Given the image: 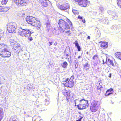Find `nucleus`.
I'll return each mask as SVG.
<instances>
[{
	"label": "nucleus",
	"mask_w": 121,
	"mask_h": 121,
	"mask_svg": "<svg viewBox=\"0 0 121 121\" xmlns=\"http://www.w3.org/2000/svg\"><path fill=\"white\" fill-rule=\"evenodd\" d=\"M99 104L98 101L93 100L90 106V110L92 112H95L99 108Z\"/></svg>",
	"instance_id": "423d86ee"
},
{
	"label": "nucleus",
	"mask_w": 121,
	"mask_h": 121,
	"mask_svg": "<svg viewBox=\"0 0 121 121\" xmlns=\"http://www.w3.org/2000/svg\"><path fill=\"white\" fill-rule=\"evenodd\" d=\"M78 18L80 20H82L83 19L82 17L79 16H78Z\"/></svg>",
	"instance_id": "c9c22d12"
},
{
	"label": "nucleus",
	"mask_w": 121,
	"mask_h": 121,
	"mask_svg": "<svg viewBox=\"0 0 121 121\" xmlns=\"http://www.w3.org/2000/svg\"><path fill=\"white\" fill-rule=\"evenodd\" d=\"M65 33H66V35L69 36L70 35L71 33V32L70 30H68L66 31L65 32Z\"/></svg>",
	"instance_id": "c85d7f7f"
},
{
	"label": "nucleus",
	"mask_w": 121,
	"mask_h": 121,
	"mask_svg": "<svg viewBox=\"0 0 121 121\" xmlns=\"http://www.w3.org/2000/svg\"><path fill=\"white\" fill-rule=\"evenodd\" d=\"M74 43L75 44L76 47H77L78 49V51H80L81 48L78 43V41L77 40H75Z\"/></svg>",
	"instance_id": "b1692460"
},
{
	"label": "nucleus",
	"mask_w": 121,
	"mask_h": 121,
	"mask_svg": "<svg viewBox=\"0 0 121 121\" xmlns=\"http://www.w3.org/2000/svg\"><path fill=\"white\" fill-rule=\"evenodd\" d=\"M115 56L120 60H121V52H117L115 54Z\"/></svg>",
	"instance_id": "393cba45"
},
{
	"label": "nucleus",
	"mask_w": 121,
	"mask_h": 121,
	"mask_svg": "<svg viewBox=\"0 0 121 121\" xmlns=\"http://www.w3.org/2000/svg\"><path fill=\"white\" fill-rule=\"evenodd\" d=\"M117 4L118 6L121 5V0H117Z\"/></svg>",
	"instance_id": "2f4dec72"
},
{
	"label": "nucleus",
	"mask_w": 121,
	"mask_h": 121,
	"mask_svg": "<svg viewBox=\"0 0 121 121\" xmlns=\"http://www.w3.org/2000/svg\"><path fill=\"white\" fill-rule=\"evenodd\" d=\"M89 66L88 64V62H87L83 65V67L85 69L87 67H89Z\"/></svg>",
	"instance_id": "473e14b6"
},
{
	"label": "nucleus",
	"mask_w": 121,
	"mask_h": 121,
	"mask_svg": "<svg viewBox=\"0 0 121 121\" xmlns=\"http://www.w3.org/2000/svg\"><path fill=\"white\" fill-rule=\"evenodd\" d=\"M26 21L28 24L32 26L37 19L32 17L27 16L26 18Z\"/></svg>",
	"instance_id": "6e6552de"
},
{
	"label": "nucleus",
	"mask_w": 121,
	"mask_h": 121,
	"mask_svg": "<svg viewBox=\"0 0 121 121\" xmlns=\"http://www.w3.org/2000/svg\"><path fill=\"white\" fill-rule=\"evenodd\" d=\"M70 51L69 50L65 49L64 52V56L65 58L66 59L69 60L68 57L70 56Z\"/></svg>",
	"instance_id": "4468645a"
},
{
	"label": "nucleus",
	"mask_w": 121,
	"mask_h": 121,
	"mask_svg": "<svg viewBox=\"0 0 121 121\" xmlns=\"http://www.w3.org/2000/svg\"><path fill=\"white\" fill-rule=\"evenodd\" d=\"M8 0H2L1 4L3 5H4L7 3Z\"/></svg>",
	"instance_id": "7c9ffc66"
},
{
	"label": "nucleus",
	"mask_w": 121,
	"mask_h": 121,
	"mask_svg": "<svg viewBox=\"0 0 121 121\" xmlns=\"http://www.w3.org/2000/svg\"><path fill=\"white\" fill-rule=\"evenodd\" d=\"M2 7L0 6V12H1Z\"/></svg>",
	"instance_id": "a19ab883"
},
{
	"label": "nucleus",
	"mask_w": 121,
	"mask_h": 121,
	"mask_svg": "<svg viewBox=\"0 0 121 121\" xmlns=\"http://www.w3.org/2000/svg\"><path fill=\"white\" fill-rule=\"evenodd\" d=\"M100 43V46L104 49H106L108 46V43L105 41H102L99 42Z\"/></svg>",
	"instance_id": "9d476101"
},
{
	"label": "nucleus",
	"mask_w": 121,
	"mask_h": 121,
	"mask_svg": "<svg viewBox=\"0 0 121 121\" xmlns=\"http://www.w3.org/2000/svg\"><path fill=\"white\" fill-rule=\"evenodd\" d=\"M11 45L13 47V48L14 49L17 48L19 47L20 46V44L17 42H15V43H12Z\"/></svg>",
	"instance_id": "412c9836"
},
{
	"label": "nucleus",
	"mask_w": 121,
	"mask_h": 121,
	"mask_svg": "<svg viewBox=\"0 0 121 121\" xmlns=\"http://www.w3.org/2000/svg\"><path fill=\"white\" fill-rule=\"evenodd\" d=\"M7 29L9 33L15 32L16 28L14 24L12 22L8 23L7 25Z\"/></svg>",
	"instance_id": "0eeeda50"
},
{
	"label": "nucleus",
	"mask_w": 121,
	"mask_h": 121,
	"mask_svg": "<svg viewBox=\"0 0 121 121\" xmlns=\"http://www.w3.org/2000/svg\"><path fill=\"white\" fill-rule=\"evenodd\" d=\"M66 20L69 23H68L62 19H60L59 20L58 24L59 27L58 30L60 32L63 30V27L65 30H70V27H72V24L70 20L67 18Z\"/></svg>",
	"instance_id": "f257e3e1"
},
{
	"label": "nucleus",
	"mask_w": 121,
	"mask_h": 121,
	"mask_svg": "<svg viewBox=\"0 0 121 121\" xmlns=\"http://www.w3.org/2000/svg\"><path fill=\"white\" fill-rule=\"evenodd\" d=\"M119 6V7L121 8V5Z\"/></svg>",
	"instance_id": "49530a36"
},
{
	"label": "nucleus",
	"mask_w": 121,
	"mask_h": 121,
	"mask_svg": "<svg viewBox=\"0 0 121 121\" xmlns=\"http://www.w3.org/2000/svg\"><path fill=\"white\" fill-rule=\"evenodd\" d=\"M87 0H81L78 4L82 7H85L87 5Z\"/></svg>",
	"instance_id": "2eb2a0df"
},
{
	"label": "nucleus",
	"mask_w": 121,
	"mask_h": 121,
	"mask_svg": "<svg viewBox=\"0 0 121 121\" xmlns=\"http://www.w3.org/2000/svg\"><path fill=\"white\" fill-rule=\"evenodd\" d=\"M82 22L84 23H85V22L86 21L84 18L82 20Z\"/></svg>",
	"instance_id": "4c0bfd02"
},
{
	"label": "nucleus",
	"mask_w": 121,
	"mask_h": 121,
	"mask_svg": "<svg viewBox=\"0 0 121 121\" xmlns=\"http://www.w3.org/2000/svg\"><path fill=\"white\" fill-rule=\"evenodd\" d=\"M74 79V77L73 75L71 76L70 79L68 78H64L63 82L65 83H63V84L67 87L72 88L74 85V83L73 80Z\"/></svg>",
	"instance_id": "20e7f679"
},
{
	"label": "nucleus",
	"mask_w": 121,
	"mask_h": 121,
	"mask_svg": "<svg viewBox=\"0 0 121 121\" xmlns=\"http://www.w3.org/2000/svg\"><path fill=\"white\" fill-rule=\"evenodd\" d=\"M39 3L41 4L43 6L46 7L48 6L47 1L46 0H39Z\"/></svg>",
	"instance_id": "aec40b11"
},
{
	"label": "nucleus",
	"mask_w": 121,
	"mask_h": 121,
	"mask_svg": "<svg viewBox=\"0 0 121 121\" xmlns=\"http://www.w3.org/2000/svg\"><path fill=\"white\" fill-rule=\"evenodd\" d=\"M8 9V7H2L1 12H5L7 11Z\"/></svg>",
	"instance_id": "a878e982"
},
{
	"label": "nucleus",
	"mask_w": 121,
	"mask_h": 121,
	"mask_svg": "<svg viewBox=\"0 0 121 121\" xmlns=\"http://www.w3.org/2000/svg\"><path fill=\"white\" fill-rule=\"evenodd\" d=\"M111 73H110L108 77L109 78H111Z\"/></svg>",
	"instance_id": "58836bf2"
},
{
	"label": "nucleus",
	"mask_w": 121,
	"mask_h": 121,
	"mask_svg": "<svg viewBox=\"0 0 121 121\" xmlns=\"http://www.w3.org/2000/svg\"><path fill=\"white\" fill-rule=\"evenodd\" d=\"M113 89L112 88H110L107 90L105 93V95L106 96H108L113 94Z\"/></svg>",
	"instance_id": "a211bd4d"
},
{
	"label": "nucleus",
	"mask_w": 121,
	"mask_h": 121,
	"mask_svg": "<svg viewBox=\"0 0 121 121\" xmlns=\"http://www.w3.org/2000/svg\"><path fill=\"white\" fill-rule=\"evenodd\" d=\"M79 117L78 118V119L76 120L75 121H81V119L83 118V117L81 116H79Z\"/></svg>",
	"instance_id": "72a5a7b5"
},
{
	"label": "nucleus",
	"mask_w": 121,
	"mask_h": 121,
	"mask_svg": "<svg viewBox=\"0 0 121 121\" xmlns=\"http://www.w3.org/2000/svg\"><path fill=\"white\" fill-rule=\"evenodd\" d=\"M78 100H77V99H76V100H75V106H77V105H76V102H77L78 101Z\"/></svg>",
	"instance_id": "e433bc0d"
},
{
	"label": "nucleus",
	"mask_w": 121,
	"mask_h": 121,
	"mask_svg": "<svg viewBox=\"0 0 121 121\" xmlns=\"http://www.w3.org/2000/svg\"><path fill=\"white\" fill-rule=\"evenodd\" d=\"M14 52L16 53L18 56L19 55L21 54V52L22 51V49L21 47V46L19 47H18L14 49L13 50Z\"/></svg>",
	"instance_id": "dca6fc26"
},
{
	"label": "nucleus",
	"mask_w": 121,
	"mask_h": 121,
	"mask_svg": "<svg viewBox=\"0 0 121 121\" xmlns=\"http://www.w3.org/2000/svg\"><path fill=\"white\" fill-rule=\"evenodd\" d=\"M103 88L101 86H97V88L96 93L99 95H100V93L103 92Z\"/></svg>",
	"instance_id": "6ab92c4d"
},
{
	"label": "nucleus",
	"mask_w": 121,
	"mask_h": 121,
	"mask_svg": "<svg viewBox=\"0 0 121 121\" xmlns=\"http://www.w3.org/2000/svg\"><path fill=\"white\" fill-rule=\"evenodd\" d=\"M112 16L113 17V18H114L113 17H114V15H113Z\"/></svg>",
	"instance_id": "8fccbe9b"
},
{
	"label": "nucleus",
	"mask_w": 121,
	"mask_h": 121,
	"mask_svg": "<svg viewBox=\"0 0 121 121\" xmlns=\"http://www.w3.org/2000/svg\"><path fill=\"white\" fill-rule=\"evenodd\" d=\"M57 44V43L56 42L54 43V45L55 46H56Z\"/></svg>",
	"instance_id": "ea45409f"
},
{
	"label": "nucleus",
	"mask_w": 121,
	"mask_h": 121,
	"mask_svg": "<svg viewBox=\"0 0 121 121\" xmlns=\"http://www.w3.org/2000/svg\"><path fill=\"white\" fill-rule=\"evenodd\" d=\"M115 17H117V15H115Z\"/></svg>",
	"instance_id": "de8ad7c7"
},
{
	"label": "nucleus",
	"mask_w": 121,
	"mask_h": 121,
	"mask_svg": "<svg viewBox=\"0 0 121 121\" xmlns=\"http://www.w3.org/2000/svg\"><path fill=\"white\" fill-rule=\"evenodd\" d=\"M99 56L97 55H94L93 57V59L96 60H97L99 59Z\"/></svg>",
	"instance_id": "cd10ccee"
},
{
	"label": "nucleus",
	"mask_w": 121,
	"mask_h": 121,
	"mask_svg": "<svg viewBox=\"0 0 121 121\" xmlns=\"http://www.w3.org/2000/svg\"><path fill=\"white\" fill-rule=\"evenodd\" d=\"M49 43H50V46L51 45H52V42H49Z\"/></svg>",
	"instance_id": "37998d69"
},
{
	"label": "nucleus",
	"mask_w": 121,
	"mask_h": 121,
	"mask_svg": "<svg viewBox=\"0 0 121 121\" xmlns=\"http://www.w3.org/2000/svg\"><path fill=\"white\" fill-rule=\"evenodd\" d=\"M4 113L3 108H0V121H1L3 118Z\"/></svg>",
	"instance_id": "5701e85b"
},
{
	"label": "nucleus",
	"mask_w": 121,
	"mask_h": 121,
	"mask_svg": "<svg viewBox=\"0 0 121 121\" xmlns=\"http://www.w3.org/2000/svg\"><path fill=\"white\" fill-rule=\"evenodd\" d=\"M62 93L63 95L65 96L67 100L68 101L70 97V92L68 90L65 89L63 91Z\"/></svg>",
	"instance_id": "9b49d317"
},
{
	"label": "nucleus",
	"mask_w": 121,
	"mask_h": 121,
	"mask_svg": "<svg viewBox=\"0 0 121 121\" xmlns=\"http://www.w3.org/2000/svg\"><path fill=\"white\" fill-rule=\"evenodd\" d=\"M32 26L39 30L41 27L42 24L40 21L37 19Z\"/></svg>",
	"instance_id": "f8f14e48"
},
{
	"label": "nucleus",
	"mask_w": 121,
	"mask_h": 121,
	"mask_svg": "<svg viewBox=\"0 0 121 121\" xmlns=\"http://www.w3.org/2000/svg\"><path fill=\"white\" fill-rule=\"evenodd\" d=\"M13 0L18 6H25L27 4V0Z\"/></svg>",
	"instance_id": "1a4fd4ad"
},
{
	"label": "nucleus",
	"mask_w": 121,
	"mask_h": 121,
	"mask_svg": "<svg viewBox=\"0 0 121 121\" xmlns=\"http://www.w3.org/2000/svg\"><path fill=\"white\" fill-rule=\"evenodd\" d=\"M33 121H43V119L41 118V117L39 116L35 115L32 118Z\"/></svg>",
	"instance_id": "f3484780"
},
{
	"label": "nucleus",
	"mask_w": 121,
	"mask_h": 121,
	"mask_svg": "<svg viewBox=\"0 0 121 121\" xmlns=\"http://www.w3.org/2000/svg\"><path fill=\"white\" fill-rule=\"evenodd\" d=\"M72 11L73 13L76 15H78L79 13L76 10L73 9L72 10Z\"/></svg>",
	"instance_id": "c756f323"
},
{
	"label": "nucleus",
	"mask_w": 121,
	"mask_h": 121,
	"mask_svg": "<svg viewBox=\"0 0 121 121\" xmlns=\"http://www.w3.org/2000/svg\"><path fill=\"white\" fill-rule=\"evenodd\" d=\"M88 53H89V52H86V54H88Z\"/></svg>",
	"instance_id": "a18cd8bd"
},
{
	"label": "nucleus",
	"mask_w": 121,
	"mask_h": 121,
	"mask_svg": "<svg viewBox=\"0 0 121 121\" xmlns=\"http://www.w3.org/2000/svg\"><path fill=\"white\" fill-rule=\"evenodd\" d=\"M75 68H77V67H75Z\"/></svg>",
	"instance_id": "3c124183"
},
{
	"label": "nucleus",
	"mask_w": 121,
	"mask_h": 121,
	"mask_svg": "<svg viewBox=\"0 0 121 121\" xmlns=\"http://www.w3.org/2000/svg\"><path fill=\"white\" fill-rule=\"evenodd\" d=\"M73 1L78 3V4H79V2L81 0H73Z\"/></svg>",
	"instance_id": "f704fd0d"
},
{
	"label": "nucleus",
	"mask_w": 121,
	"mask_h": 121,
	"mask_svg": "<svg viewBox=\"0 0 121 121\" xmlns=\"http://www.w3.org/2000/svg\"><path fill=\"white\" fill-rule=\"evenodd\" d=\"M81 57V56H79L78 57V58L79 59Z\"/></svg>",
	"instance_id": "c03bdc74"
},
{
	"label": "nucleus",
	"mask_w": 121,
	"mask_h": 121,
	"mask_svg": "<svg viewBox=\"0 0 121 121\" xmlns=\"http://www.w3.org/2000/svg\"><path fill=\"white\" fill-rule=\"evenodd\" d=\"M87 39H90V37L89 36H88L87 37Z\"/></svg>",
	"instance_id": "79ce46f5"
},
{
	"label": "nucleus",
	"mask_w": 121,
	"mask_h": 121,
	"mask_svg": "<svg viewBox=\"0 0 121 121\" xmlns=\"http://www.w3.org/2000/svg\"><path fill=\"white\" fill-rule=\"evenodd\" d=\"M22 30H20L18 31L19 34L22 37L24 36L27 38L29 41H31L33 40L32 37L31 36V35L33 32L30 29H26L21 27Z\"/></svg>",
	"instance_id": "7ed1b4c3"
},
{
	"label": "nucleus",
	"mask_w": 121,
	"mask_h": 121,
	"mask_svg": "<svg viewBox=\"0 0 121 121\" xmlns=\"http://www.w3.org/2000/svg\"><path fill=\"white\" fill-rule=\"evenodd\" d=\"M58 7L61 10H66L67 9L69 8V6L68 3H65L62 5H58Z\"/></svg>",
	"instance_id": "ddd939ff"
},
{
	"label": "nucleus",
	"mask_w": 121,
	"mask_h": 121,
	"mask_svg": "<svg viewBox=\"0 0 121 121\" xmlns=\"http://www.w3.org/2000/svg\"><path fill=\"white\" fill-rule=\"evenodd\" d=\"M79 104L77 105L78 108L79 110H82L86 108L89 106L88 101L84 99H82L79 101Z\"/></svg>",
	"instance_id": "39448f33"
},
{
	"label": "nucleus",
	"mask_w": 121,
	"mask_h": 121,
	"mask_svg": "<svg viewBox=\"0 0 121 121\" xmlns=\"http://www.w3.org/2000/svg\"><path fill=\"white\" fill-rule=\"evenodd\" d=\"M107 65L109 67H110L111 66H115L114 63H113L112 60L109 59L108 60L107 62Z\"/></svg>",
	"instance_id": "4be33fe9"
},
{
	"label": "nucleus",
	"mask_w": 121,
	"mask_h": 121,
	"mask_svg": "<svg viewBox=\"0 0 121 121\" xmlns=\"http://www.w3.org/2000/svg\"><path fill=\"white\" fill-rule=\"evenodd\" d=\"M68 64L66 62H64L62 64L61 66L63 68H66L68 65Z\"/></svg>",
	"instance_id": "bb28decb"
},
{
	"label": "nucleus",
	"mask_w": 121,
	"mask_h": 121,
	"mask_svg": "<svg viewBox=\"0 0 121 121\" xmlns=\"http://www.w3.org/2000/svg\"><path fill=\"white\" fill-rule=\"evenodd\" d=\"M8 47L4 43L0 44V56L4 58H8L11 55Z\"/></svg>",
	"instance_id": "f03ea898"
},
{
	"label": "nucleus",
	"mask_w": 121,
	"mask_h": 121,
	"mask_svg": "<svg viewBox=\"0 0 121 121\" xmlns=\"http://www.w3.org/2000/svg\"><path fill=\"white\" fill-rule=\"evenodd\" d=\"M75 55H76V52H75Z\"/></svg>",
	"instance_id": "09e8293b"
}]
</instances>
